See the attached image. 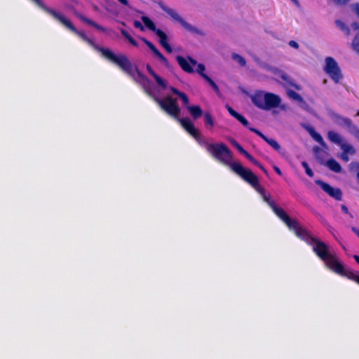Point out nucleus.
Instances as JSON below:
<instances>
[{
	"mask_svg": "<svg viewBox=\"0 0 359 359\" xmlns=\"http://www.w3.org/2000/svg\"><path fill=\"white\" fill-rule=\"evenodd\" d=\"M282 222L285 224L290 231L294 232L297 237L304 241L307 245L311 246L312 250L315 255L322 260L326 267H327L336 256L335 253L330 252L328 245L320 238L313 236L311 232L305 227L302 226L297 219H291L288 215L282 219Z\"/></svg>",
	"mask_w": 359,
	"mask_h": 359,
	"instance_id": "f257e3e1",
	"label": "nucleus"
},
{
	"mask_svg": "<svg viewBox=\"0 0 359 359\" xmlns=\"http://www.w3.org/2000/svg\"><path fill=\"white\" fill-rule=\"evenodd\" d=\"M231 170L261 194L263 200L280 219L282 220L287 215L282 208L277 206L275 201L271 199L270 195L266 194L265 189L260 185L258 177L252 170L245 168L241 163H233Z\"/></svg>",
	"mask_w": 359,
	"mask_h": 359,
	"instance_id": "f03ea898",
	"label": "nucleus"
},
{
	"mask_svg": "<svg viewBox=\"0 0 359 359\" xmlns=\"http://www.w3.org/2000/svg\"><path fill=\"white\" fill-rule=\"evenodd\" d=\"M84 41L91 46L95 50L101 53L102 56L109 61L117 65L121 70L130 76H134L133 65L128 57L123 54H114L110 49L98 46L88 37Z\"/></svg>",
	"mask_w": 359,
	"mask_h": 359,
	"instance_id": "7ed1b4c3",
	"label": "nucleus"
},
{
	"mask_svg": "<svg viewBox=\"0 0 359 359\" xmlns=\"http://www.w3.org/2000/svg\"><path fill=\"white\" fill-rule=\"evenodd\" d=\"M205 144L207 151L219 162L229 165L231 168L233 163H238L230 162L233 158L232 153L224 143L205 142Z\"/></svg>",
	"mask_w": 359,
	"mask_h": 359,
	"instance_id": "20e7f679",
	"label": "nucleus"
},
{
	"mask_svg": "<svg viewBox=\"0 0 359 359\" xmlns=\"http://www.w3.org/2000/svg\"><path fill=\"white\" fill-rule=\"evenodd\" d=\"M40 8L45 12L53 16L55 20L61 22L71 32H72L78 36H79L83 41L87 39L88 36H86L85 32L83 31L78 30L73 25V23L69 20H68L63 14L55 11L54 9L47 7L44 4H43Z\"/></svg>",
	"mask_w": 359,
	"mask_h": 359,
	"instance_id": "39448f33",
	"label": "nucleus"
},
{
	"mask_svg": "<svg viewBox=\"0 0 359 359\" xmlns=\"http://www.w3.org/2000/svg\"><path fill=\"white\" fill-rule=\"evenodd\" d=\"M158 4L163 11L168 13L173 20L178 22L188 32L199 36L205 35L204 32L185 21L174 9L168 7L161 1L158 2Z\"/></svg>",
	"mask_w": 359,
	"mask_h": 359,
	"instance_id": "423d86ee",
	"label": "nucleus"
},
{
	"mask_svg": "<svg viewBox=\"0 0 359 359\" xmlns=\"http://www.w3.org/2000/svg\"><path fill=\"white\" fill-rule=\"evenodd\" d=\"M154 99L159 107L168 114L176 118H179L181 109L177 103L176 99L172 98L171 96H167L163 99L154 97Z\"/></svg>",
	"mask_w": 359,
	"mask_h": 359,
	"instance_id": "0eeeda50",
	"label": "nucleus"
},
{
	"mask_svg": "<svg viewBox=\"0 0 359 359\" xmlns=\"http://www.w3.org/2000/svg\"><path fill=\"white\" fill-rule=\"evenodd\" d=\"M327 268L341 276L346 277L349 280L355 281L359 285V273L356 274L351 270H346L344 264L339 261L337 255Z\"/></svg>",
	"mask_w": 359,
	"mask_h": 359,
	"instance_id": "6e6552de",
	"label": "nucleus"
},
{
	"mask_svg": "<svg viewBox=\"0 0 359 359\" xmlns=\"http://www.w3.org/2000/svg\"><path fill=\"white\" fill-rule=\"evenodd\" d=\"M142 20L144 25L150 30L155 32L159 38V43L169 53H172V48L168 43L167 34L160 29H157L154 22L147 16H142Z\"/></svg>",
	"mask_w": 359,
	"mask_h": 359,
	"instance_id": "1a4fd4ad",
	"label": "nucleus"
},
{
	"mask_svg": "<svg viewBox=\"0 0 359 359\" xmlns=\"http://www.w3.org/2000/svg\"><path fill=\"white\" fill-rule=\"evenodd\" d=\"M324 71L335 83H338L343 78V74L338 63L332 57H327L325 58Z\"/></svg>",
	"mask_w": 359,
	"mask_h": 359,
	"instance_id": "9d476101",
	"label": "nucleus"
},
{
	"mask_svg": "<svg viewBox=\"0 0 359 359\" xmlns=\"http://www.w3.org/2000/svg\"><path fill=\"white\" fill-rule=\"evenodd\" d=\"M315 182L316 184L319 185L320 188L330 196L332 197L337 201L342 200V191L339 188L332 187L328 183L325 182L320 180H317Z\"/></svg>",
	"mask_w": 359,
	"mask_h": 359,
	"instance_id": "9b49d317",
	"label": "nucleus"
},
{
	"mask_svg": "<svg viewBox=\"0 0 359 359\" xmlns=\"http://www.w3.org/2000/svg\"><path fill=\"white\" fill-rule=\"evenodd\" d=\"M264 110H270L278 107L281 103L280 97L271 93H265Z\"/></svg>",
	"mask_w": 359,
	"mask_h": 359,
	"instance_id": "f8f14e48",
	"label": "nucleus"
},
{
	"mask_svg": "<svg viewBox=\"0 0 359 359\" xmlns=\"http://www.w3.org/2000/svg\"><path fill=\"white\" fill-rule=\"evenodd\" d=\"M182 126L197 141L201 137V134L198 130H197L192 121L189 118H180L179 119Z\"/></svg>",
	"mask_w": 359,
	"mask_h": 359,
	"instance_id": "ddd939ff",
	"label": "nucleus"
},
{
	"mask_svg": "<svg viewBox=\"0 0 359 359\" xmlns=\"http://www.w3.org/2000/svg\"><path fill=\"white\" fill-rule=\"evenodd\" d=\"M176 60H177L179 65L180 66V67L185 72L193 73L194 72L191 64H192L193 65H197V62L192 57H189V62H188L184 57H182L181 55H177L176 57Z\"/></svg>",
	"mask_w": 359,
	"mask_h": 359,
	"instance_id": "4468645a",
	"label": "nucleus"
},
{
	"mask_svg": "<svg viewBox=\"0 0 359 359\" xmlns=\"http://www.w3.org/2000/svg\"><path fill=\"white\" fill-rule=\"evenodd\" d=\"M135 70L139 78L142 81V86L144 90V92L149 96H153V93L151 87V81L149 79L145 76L141 72L139 71L138 68L135 67Z\"/></svg>",
	"mask_w": 359,
	"mask_h": 359,
	"instance_id": "2eb2a0df",
	"label": "nucleus"
},
{
	"mask_svg": "<svg viewBox=\"0 0 359 359\" xmlns=\"http://www.w3.org/2000/svg\"><path fill=\"white\" fill-rule=\"evenodd\" d=\"M334 122L340 126L346 127L348 129V131L351 128V127L354 125L351 119L347 117L342 116L339 114H334L333 116Z\"/></svg>",
	"mask_w": 359,
	"mask_h": 359,
	"instance_id": "dca6fc26",
	"label": "nucleus"
},
{
	"mask_svg": "<svg viewBox=\"0 0 359 359\" xmlns=\"http://www.w3.org/2000/svg\"><path fill=\"white\" fill-rule=\"evenodd\" d=\"M146 69L148 73L153 76L155 79L156 83L161 86L162 88L165 89L168 87V83L165 80L161 78L159 75H158L152 69L151 66L149 64L146 65Z\"/></svg>",
	"mask_w": 359,
	"mask_h": 359,
	"instance_id": "f3484780",
	"label": "nucleus"
},
{
	"mask_svg": "<svg viewBox=\"0 0 359 359\" xmlns=\"http://www.w3.org/2000/svg\"><path fill=\"white\" fill-rule=\"evenodd\" d=\"M265 93L262 91L257 92L252 96V103L259 109L264 110Z\"/></svg>",
	"mask_w": 359,
	"mask_h": 359,
	"instance_id": "a211bd4d",
	"label": "nucleus"
},
{
	"mask_svg": "<svg viewBox=\"0 0 359 359\" xmlns=\"http://www.w3.org/2000/svg\"><path fill=\"white\" fill-rule=\"evenodd\" d=\"M75 15L77 18H79L82 22L88 24V25H90L93 27H95V29L102 32H106V29L98 25L97 22H95V21L86 18V16H84L83 15L79 13H75Z\"/></svg>",
	"mask_w": 359,
	"mask_h": 359,
	"instance_id": "6ab92c4d",
	"label": "nucleus"
},
{
	"mask_svg": "<svg viewBox=\"0 0 359 359\" xmlns=\"http://www.w3.org/2000/svg\"><path fill=\"white\" fill-rule=\"evenodd\" d=\"M351 27L356 32L352 42V48L359 55V23L353 22Z\"/></svg>",
	"mask_w": 359,
	"mask_h": 359,
	"instance_id": "aec40b11",
	"label": "nucleus"
},
{
	"mask_svg": "<svg viewBox=\"0 0 359 359\" xmlns=\"http://www.w3.org/2000/svg\"><path fill=\"white\" fill-rule=\"evenodd\" d=\"M187 108L194 119L200 118L203 115V111L199 105H189Z\"/></svg>",
	"mask_w": 359,
	"mask_h": 359,
	"instance_id": "412c9836",
	"label": "nucleus"
},
{
	"mask_svg": "<svg viewBox=\"0 0 359 359\" xmlns=\"http://www.w3.org/2000/svg\"><path fill=\"white\" fill-rule=\"evenodd\" d=\"M169 90L175 95H177L182 100V102L184 103V105H186V107L189 106L188 104L189 102V100L186 93L181 92L177 88L173 86H170Z\"/></svg>",
	"mask_w": 359,
	"mask_h": 359,
	"instance_id": "4be33fe9",
	"label": "nucleus"
},
{
	"mask_svg": "<svg viewBox=\"0 0 359 359\" xmlns=\"http://www.w3.org/2000/svg\"><path fill=\"white\" fill-rule=\"evenodd\" d=\"M326 165L330 170L334 172L339 173L341 171V165L334 158L327 160Z\"/></svg>",
	"mask_w": 359,
	"mask_h": 359,
	"instance_id": "5701e85b",
	"label": "nucleus"
},
{
	"mask_svg": "<svg viewBox=\"0 0 359 359\" xmlns=\"http://www.w3.org/2000/svg\"><path fill=\"white\" fill-rule=\"evenodd\" d=\"M327 138L332 142H334L339 146L343 143L341 137L334 131H329L327 133Z\"/></svg>",
	"mask_w": 359,
	"mask_h": 359,
	"instance_id": "b1692460",
	"label": "nucleus"
},
{
	"mask_svg": "<svg viewBox=\"0 0 359 359\" xmlns=\"http://www.w3.org/2000/svg\"><path fill=\"white\" fill-rule=\"evenodd\" d=\"M203 116L205 127L209 130H212L215 126V122L211 114L206 111L203 114Z\"/></svg>",
	"mask_w": 359,
	"mask_h": 359,
	"instance_id": "393cba45",
	"label": "nucleus"
},
{
	"mask_svg": "<svg viewBox=\"0 0 359 359\" xmlns=\"http://www.w3.org/2000/svg\"><path fill=\"white\" fill-rule=\"evenodd\" d=\"M313 152L316 158L319 160L320 163H323V158L327 154V153L318 147H314Z\"/></svg>",
	"mask_w": 359,
	"mask_h": 359,
	"instance_id": "a878e982",
	"label": "nucleus"
},
{
	"mask_svg": "<svg viewBox=\"0 0 359 359\" xmlns=\"http://www.w3.org/2000/svg\"><path fill=\"white\" fill-rule=\"evenodd\" d=\"M335 24L346 36H349L351 34L350 28L344 22L339 20H337L335 21Z\"/></svg>",
	"mask_w": 359,
	"mask_h": 359,
	"instance_id": "bb28decb",
	"label": "nucleus"
},
{
	"mask_svg": "<svg viewBox=\"0 0 359 359\" xmlns=\"http://www.w3.org/2000/svg\"><path fill=\"white\" fill-rule=\"evenodd\" d=\"M203 79L209 83L212 88L214 91L217 94L220 95V90L216 83L208 75H203Z\"/></svg>",
	"mask_w": 359,
	"mask_h": 359,
	"instance_id": "cd10ccee",
	"label": "nucleus"
},
{
	"mask_svg": "<svg viewBox=\"0 0 359 359\" xmlns=\"http://www.w3.org/2000/svg\"><path fill=\"white\" fill-rule=\"evenodd\" d=\"M340 147H341V149H342L343 152H344L347 154L353 155L355 153V149L351 144H346V143L343 142Z\"/></svg>",
	"mask_w": 359,
	"mask_h": 359,
	"instance_id": "c85d7f7f",
	"label": "nucleus"
},
{
	"mask_svg": "<svg viewBox=\"0 0 359 359\" xmlns=\"http://www.w3.org/2000/svg\"><path fill=\"white\" fill-rule=\"evenodd\" d=\"M121 33L130 42V43L135 47L138 46L137 42L128 34L126 29H121Z\"/></svg>",
	"mask_w": 359,
	"mask_h": 359,
	"instance_id": "c756f323",
	"label": "nucleus"
},
{
	"mask_svg": "<svg viewBox=\"0 0 359 359\" xmlns=\"http://www.w3.org/2000/svg\"><path fill=\"white\" fill-rule=\"evenodd\" d=\"M232 59L235 61H236L241 67H245L246 65V60L245 59L237 53H233L232 54Z\"/></svg>",
	"mask_w": 359,
	"mask_h": 359,
	"instance_id": "7c9ffc66",
	"label": "nucleus"
},
{
	"mask_svg": "<svg viewBox=\"0 0 359 359\" xmlns=\"http://www.w3.org/2000/svg\"><path fill=\"white\" fill-rule=\"evenodd\" d=\"M266 142H267L276 151H280L281 150V147L276 140L268 137V139L266 140Z\"/></svg>",
	"mask_w": 359,
	"mask_h": 359,
	"instance_id": "2f4dec72",
	"label": "nucleus"
},
{
	"mask_svg": "<svg viewBox=\"0 0 359 359\" xmlns=\"http://www.w3.org/2000/svg\"><path fill=\"white\" fill-rule=\"evenodd\" d=\"M235 118L236 120H238L243 126L248 128L249 129V128H250L249 126V122L246 119V118L241 115V114H238L236 117Z\"/></svg>",
	"mask_w": 359,
	"mask_h": 359,
	"instance_id": "473e14b6",
	"label": "nucleus"
},
{
	"mask_svg": "<svg viewBox=\"0 0 359 359\" xmlns=\"http://www.w3.org/2000/svg\"><path fill=\"white\" fill-rule=\"evenodd\" d=\"M231 143L243 155L247 151L236 140L232 139Z\"/></svg>",
	"mask_w": 359,
	"mask_h": 359,
	"instance_id": "72a5a7b5",
	"label": "nucleus"
},
{
	"mask_svg": "<svg viewBox=\"0 0 359 359\" xmlns=\"http://www.w3.org/2000/svg\"><path fill=\"white\" fill-rule=\"evenodd\" d=\"M302 165L304 168L305 172L308 176H309L311 177H313L314 173H313V170H311V168L309 167V165L307 163V162L302 161Z\"/></svg>",
	"mask_w": 359,
	"mask_h": 359,
	"instance_id": "f704fd0d",
	"label": "nucleus"
},
{
	"mask_svg": "<svg viewBox=\"0 0 359 359\" xmlns=\"http://www.w3.org/2000/svg\"><path fill=\"white\" fill-rule=\"evenodd\" d=\"M348 132L352 134L359 142V128L355 124L351 127Z\"/></svg>",
	"mask_w": 359,
	"mask_h": 359,
	"instance_id": "c9c22d12",
	"label": "nucleus"
},
{
	"mask_svg": "<svg viewBox=\"0 0 359 359\" xmlns=\"http://www.w3.org/2000/svg\"><path fill=\"white\" fill-rule=\"evenodd\" d=\"M311 134L312 137L315 139V140H316L318 142H319L320 144L323 143V138L320 134L316 133L313 129L311 132Z\"/></svg>",
	"mask_w": 359,
	"mask_h": 359,
	"instance_id": "e433bc0d",
	"label": "nucleus"
},
{
	"mask_svg": "<svg viewBox=\"0 0 359 359\" xmlns=\"http://www.w3.org/2000/svg\"><path fill=\"white\" fill-rule=\"evenodd\" d=\"M249 130L253 133H255V134H257L259 137H260L261 138H262L265 142H266V140L268 139V137H266L265 135H264L261 131H259V130H257V128H252V127H250L249 128Z\"/></svg>",
	"mask_w": 359,
	"mask_h": 359,
	"instance_id": "4c0bfd02",
	"label": "nucleus"
},
{
	"mask_svg": "<svg viewBox=\"0 0 359 359\" xmlns=\"http://www.w3.org/2000/svg\"><path fill=\"white\" fill-rule=\"evenodd\" d=\"M280 77L285 82H287V83H289L290 85L291 86H294V84L292 83V79H290V77L286 74V73H284V72H281L280 75Z\"/></svg>",
	"mask_w": 359,
	"mask_h": 359,
	"instance_id": "58836bf2",
	"label": "nucleus"
},
{
	"mask_svg": "<svg viewBox=\"0 0 359 359\" xmlns=\"http://www.w3.org/2000/svg\"><path fill=\"white\" fill-rule=\"evenodd\" d=\"M140 39L148 46V48L153 51L156 47L148 39L144 37H141Z\"/></svg>",
	"mask_w": 359,
	"mask_h": 359,
	"instance_id": "ea45409f",
	"label": "nucleus"
},
{
	"mask_svg": "<svg viewBox=\"0 0 359 359\" xmlns=\"http://www.w3.org/2000/svg\"><path fill=\"white\" fill-rule=\"evenodd\" d=\"M243 155L254 165H256L258 164L259 161L255 159L249 152L246 151Z\"/></svg>",
	"mask_w": 359,
	"mask_h": 359,
	"instance_id": "a19ab883",
	"label": "nucleus"
},
{
	"mask_svg": "<svg viewBox=\"0 0 359 359\" xmlns=\"http://www.w3.org/2000/svg\"><path fill=\"white\" fill-rule=\"evenodd\" d=\"M205 70V67L204 65H203V64L198 65L196 71L203 78V75H207L206 74L204 73Z\"/></svg>",
	"mask_w": 359,
	"mask_h": 359,
	"instance_id": "79ce46f5",
	"label": "nucleus"
},
{
	"mask_svg": "<svg viewBox=\"0 0 359 359\" xmlns=\"http://www.w3.org/2000/svg\"><path fill=\"white\" fill-rule=\"evenodd\" d=\"M288 94L291 97H292L294 100H302L301 95L299 93H296L295 91L290 90Z\"/></svg>",
	"mask_w": 359,
	"mask_h": 359,
	"instance_id": "37998d69",
	"label": "nucleus"
},
{
	"mask_svg": "<svg viewBox=\"0 0 359 359\" xmlns=\"http://www.w3.org/2000/svg\"><path fill=\"white\" fill-rule=\"evenodd\" d=\"M350 170L353 172L358 169H359V163L358 162H351L349 165Z\"/></svg>",
	"mask_w": 359,
	"mask_h": 359,
	"instance_id": "c03bdc74",
	"label": "nucleus"
},
{
	"mask_svg": "<svg viewBox=\"0 0 359 359\" xmlns=\"http://www.w3.org/2000/svg\"><path fill=\"white\" fill-rule=\"evenodd\" d=\"M227 108V110L229 111V113L233 116V117H236L239 113L237 112L236 111H235L230 106H227L226 107Z\"/></svg>",
	"mask_w": 359,
	"mask_h": 359,
	"instance_id": "a18cd8bd",
	"label": "nucleus"
},
{
	"mask_svg": "<svg viewBox=\"0 0 359 359\" xmlns=\"http://www.w3.org/2000/svg\"><path fill=\"white\" fill-rule=\"evenodd\" d=\"M159 60L168 68L170 67V62L168 60V59L164 56L163 55L161 59H159Z\"/></svg>",
	"mask_w": 359,
	"mask_h": 359,
	"instance_id": "49530a36",
	"label": "nucleus"
},
{
	"mask_svg": "<svg viewBox=\"0 0 359 359\" xmlns=\"http://www.w3.org/2000/svg\"><path fill=\"white\" fill-rule=\"evenodd\" d=\"M351 8L359 18V4H353L351 5Z\"/></svg>",
	"mask_w": 359,
	"mask_h": 359,
	"instance_id": "de8ad7c7",
	"label": "nucleus"
},
{
	"mask_svg": "<svg viewBox=\"0 0 359 359\" xmlns=\"http://www.w3.org/2000/svg\"><path fill=\"white\" fill-rule=\"evenodd\" d=\"M134 27L135 28H138L140 29H141L142 31H143L144 29L143 25H142V23L138 21V20H135L134 21Z\"/></svg>",
	"mask_w": 359,
	"mask_h": 359,
	"instance_id": "09e8293b",
	"label": "nucleus"
},
{
	"mask_svg": "<svg viewBox=\"0 0 359 359\" xmlns=\"http://www.w3.org/2000/svg\"><path fill=\"white\" fill-rule=\"evenodd\" d=\"M337 5L343 6L346 4L350 0H332Z\"/></svg>",
	"mask_w": 359,
	"mask_h": 359,
	"instance_id": "8fccbe9b",
	"label": "nucleus"
},
{
	"mask_svg": "<svg viewBox=\"0 0 359 359\" xmlns=\"http://www.w3.org/2000/svg\"><path fill=\"white\" fill-rule=\"evenodd\" d=\"M341 210L346 215H349L351 217H353V215L349 212L348 209L346 205H341Z\"/></svg>",
	"mask_w": 359,
	"mask_h": 359,
	"instance_id": "3c124183",
	"label": "nucleus"
},
{
	"mask_svg": "<svg viewBox=\"0 0 359 359\" xmlns=\"http://www.w3.org/2000/svg\"><path fill=\"white\" fill-rule=\"evenodd\" d=\"M289 45H290L291 47H292V48H295V49H298V48H299V46L298 43H297V41H293V40H292V41H290L289 42Z\"/></svg>",
	"mask_w": 359,
	"mask_h": 359,
	"instance_id": "603ef678",
	"label": "nucleus"
},
{
	"mask_svg": "<svg viewBox=\"0 0 359 359\" xmlns=\"http://www.w3.org/2000/svg\"><path fill=\"white\" fill-rule=\"evenodd\" d=\"M152 52L158 59H161V57L163 55L157 48L154 49Z\"/></svg>",
	"mask_w": 359,
	"mask_h": 359,
	"instance_id": "864d4df0",
	"label": "nucleus"
},
{
	"mask_svg": "<svg viewBox=\"0 0 359 359\" xmlns=\"http://www.w3.org/2000/svg\"><path fill=\"white\" fill-rule=\"evenodd\" d=\"M152 52L158 59H161V57L163 55L157 48L154 49Z\"/></svg>",
	"mask_w": 359,
	"mask_h": 359,
	"instance_id": "5fc2aeb1",
	"label": "nucleus"
},
{
	"mask_svg": "<svg viewBox=\"0 0 359 359\" xmlns=\"http://www.w3.org/2000/svg\"><path fill=\"white\" fill-rule=\"evenodd\" d=\"M341 158L345 161V162H348L349 161V157H348V154L344 153V152H342L341 155Z\"/></svg>",
	"mask_w": 359,
	"mask_h": 359,
	"instance_id": "6e6d98bb",
	"label": "nucleus"
},
{
	"mask_svg": "<svg viewBox=\"0 0 359 359\" xmlns=\"http://www.w3.org/2000/svg\"><path fill=\"white\" fill-rule=\"evenodd\" d=\"M273 170H275V172L278 175H282V171L276 165H274L273 166Z\"/></svg>",
	"mask_w": 359,
	"mask_h": 359,
	"instance_id": "4d7b16f0",
	"label": "nucleus"
},
{
	"mask_svg": "<svg viewBox=\"0 0 359 359\" xmlns=\"http://www.w3.org/2000/svg\"><path fill=\"white\" fill-rule=\"evenodd\" d=\"M258 168H259L265 174H268L267 170L259 162L257 165H256Z\"/></svg>",
	"mask_w": 359,
	"mask_h": 359,
	"instance_id": "13d9d810",
	"label": "nucleus"
},
{
	"mask_svg": "<svg viewBox=\"0 0 359 359\" xmlns=\"http://www.w3.org/2000/svg\"><path fill=\"white\" fill-rule=\"evenodd\" d=\"M34 1L39 7H41L43 4L41 0H32Z\"/></svg>",
	"mask_w": 359,
	"mask_h": 359,
	"instance_id": "bf43d9fd",
	"label": "nucleus"
},
{
	"mask_svg": "<svg viewBox=\"0 0 359 359\" xmlns=\"http://www.w3.org/2000/svg\"><path fill=\"white\" fill-rule=\"evenodd\" d=\"M351 230L359 237V229L355 226L351 227Z\"/></svg>",
	"mask_w": 359,
	"mask_h": 359,
	"instance_id": "052dcab7",
	"label": "nucleus"
},
{
	"mask_svg": "<svg viewBox=\"0 0 359 359\" xmlns=\"http://www.w3.org/2000/svg\"><path fill=\"white\" fill-rule=\"evenodd\" d=\"M121 4H122L124 6H128V0H118Z\"/></svg>",
	"mask_w": 359,
	"mask_h": 359,
	"instance_id": "680f3d73",
	"label": "nucleus"
},
{
	"mask_svg": "<svg viewBox=\"0 0 359 359\" xmlns=\"http://www.w3.org/2000/svg\"><path fill=\"white\" fill-rule=\"evenodd\" d=\"M353 259L359 264V255H353Z\"/></svg>",
	"mask_w": 359,
	"mask_h": 359,
	"instance_id": "e2e57ef3",
	"label": "nucleus"
},
{
	"mask_svg": "<svg viewBox=\"0 0 359 359\" xmlns=\"http://www.w3.org/2000/svg\"><path fill=\"white\" fill-rule=\"evenodd\" d=\"M295 5L297 6H299V3L298 1V0H291Z\"/></svg>",
	"mask_w": 359,
	"mask_h": 359,
	"instance_id": "0e129e2a",
	"label": "nucleus"
},
{
	"mask_svg": "<svg viewBox=\"0 0 359 359\" xmlns=\"http://www.w3.org/2000/svg\"><path fill=\"white\" fill-rule=\"evenodd\" d=\"M357 179H358V183H359V172L357 173Z\"/></svg>",
	"mask_w": 359,
	"mask_h": 359,
	"instance_id": "69168bd1",
	"label": "nucleus"
},
{
	"mask_svg": "<svg viewBox=\"0 0 359 359\" xmlns=\"http://www.w3.org/2000/svg\"><path fill=\"white\" fill-rule=\"evenodd\" d=\"M355 116H359V110L357 111Z\"/></svg>",
	"mask_w": 359,
	"mask_h": 359,
	"instance_id": "338daca9",
	"label": "nucleus"
}]
</instances>
